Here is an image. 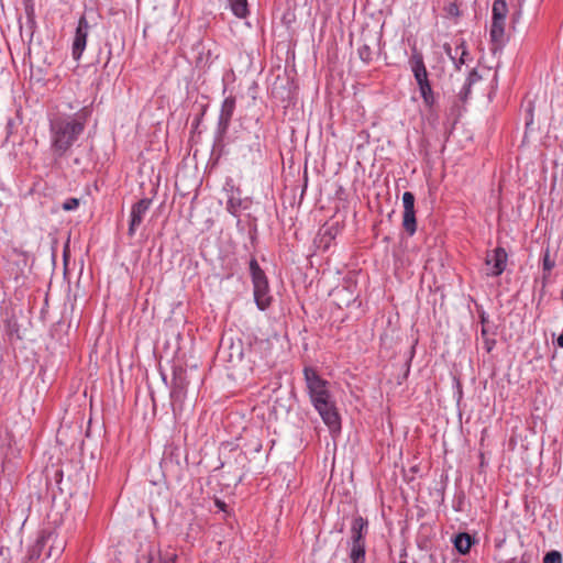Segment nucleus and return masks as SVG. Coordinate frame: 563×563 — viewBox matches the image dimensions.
I'll return each instance as SVG.
<instances>
[{
  "label": "nucleus",
  "instance_id": "393cba45",
  "mask_svg": "<svg viewBox=\"0 0 563 563\" xmlns=\"http://www.w3.org/2000/svg\"><path fill=\"white\" fill-rule=\"evenodd\" d=\"M366 551H350L349 558L351 563H365Z\"/></svg>",
  "mask_w": 563,
  "mask_h": 563
},
{
  "label": "nucleus",
  "instance_id": "7ed1b4c3",
  "mask_svg": "<svg viewBox=\"0 0 563 563\" xmlns=\"http://www.w3.org/2000/svg\"><path fill=\"white\" fill-rule=\"evenodd\" d=\"M66 541L59 538L55 530L44 529L40 532L35 543L27 549L23 563H34L43 553L45 559H58L64 552Z\"/></svg>",
  "mask_w": 563,
  "mask_h": 563
},
{
  "label": "nucleus",
  "instance_id": "b1692460",
  "mask_svg": "<svg viewBox=\"0 0 563 563\" xmlns=\"http://www.w3.org/2000/svg\"><path fill=\"white\" fill-rule=\"evenodd\" d=\"M543 563H562V554L556 550H551L544 554Z\"/></svg>",
  "mask_w": 563,
  "mask_h": 563
},
{
  "label": "nucleus",
  "instance_id": "4c0bfd02",
  "mask_svg": "<svg viewBox=\"0 0 563 563\" xmlns=\"http://www.w3.org/2000/svg\"><path fill=\"white\" fill-rule=\"evenodd\" d=\"M239 459L244 462L246 460V455L244 453L239 454Z\"/></svg>",
  "mask_w": 563,
  "mask_h": 563
},
{
  "label": "nucleus",
  "instance_id": "5701e85b",
  "mask_svg": "<svg viewBox=\"0 0 563 563\" xmlns=\"http://www.w3.org/2000/svg\"><path fill=\"white\" fill-rule=\"evenodd\" d=\"M554 266H555V262L553 260H551L550 250L547 249L543 253V258H542L543 272H547L548 274H550V272L553 269Z\"/></svg>",
  "mask_w": 563,
  "mask_h": 563
},
{
  "label": "nucleus",
  "instance_id": "f3484780",
  "mask_svg": "<svg viewBox=\"0 0 563 563\" xmlns=\"http://www.w3.org/2000/svg\"><path fill=\"white\" fill-rule=\"evenodd\" d=\"M505 36V20L492 19L490 25V41L495 46L504 43Z\"/></svg>",
  "mask_w": 563,
  "mask_h": 563
},
{
  "label": "nucleus",
  "instance_id": "6ab92c4d",
  "mask_svg": "<svg viewBox=\"0 0 563 563\" xmlns=\"http://www.w3.org/2000/svg\"><path fill=\"white\" fill-rule=\"evenodd\" d=\"M454 52L455 54H459L460 52V56L456 57L454 66L457 70H461L462 65L466 64L470 59V52L464 40H461L460 43L456 44Z\"/></svg>",
  "mask_w": 563,
  "mask_h": 563
},
{
  "label": "nucleus",
  "instance_id": "423d86ee",
  "mask_svg": "<svg viewBox=\"0 0 563 563\" xmlns=\"http://www.w3.org/2000/svg\"><path fill=\"white\" fill-rule=\"evenodd\" d=\"M410 66L413 73V77L418 84L423 103L429 109V111H432L435 104V97L428 78V71L421 53L416 51L412 53L410 57Z\"/></svg>",
  "mask_w": 563,
  "mask_h": 563
},
{
  "label": "nucleus",
  "instance_id": "a211bd4d",
  "mask_svg": "<svg viewBox=\"0 0 563 563\" xmlns=\"http://www.w3.org/2000/svg\"><path fill=\"white\" fill-rule=\"evenodd\" d=\"M481 75L477 73L476 69H472L466 78V81L463 86V88L461 89V91L459 92V98L462 102H466L470 93H471V88L472 86L479 81L481 80Z\"/></svg>",
  "mask_w": 563,
  "mask_h": 563
},
{
  "label": "nucleus",
  "instance_id": "f257e3e1",
  "mask_svg": "<svg viewBox=\"0 0 563 563\" xmlns=\"http://www.w3.org/2000/svg\"><path fill=\"white\" fill-rule=\"evenodd\" d=\"M303 377L311 404L323 422L331 431H340L341 419L329 390V382L322 378L317 369L311 366L303 367Z\"/></svg>",
  "mask_w": 563,
  "mask_h": 563
},
{
  "label": "nucleus",
  "instance_id": "a878e982",
  "mask_svg": "<svg viewBox=\"0 0 563 563\" xmlns=\"http://www.w3.org/2000/svg\"><path fill=\"white\" fill-rule=\"evenodd\" d=\"M78 207H79L78 198H68L62 205V208L65 211H73V210H76Z\"/></svg>",
  "mask_w": 563,
  "mask_h": 563
},
{
  "label": "nucleus",
  "instance_id": "9d476101",
  "mask_svg": "<svg viewBox=\"0 0 563 563\" xmlns=\"http://www.w3.org/2000/svg\"><path fill=\"white\" fill-rule=\"evenodd\" d=\"M235 106H236V99L233 96L227 97L221 104V110H220L218 124H217V132H216L217 137L220 141L223 140V137L228 133V130H229V126H230V123H231V120H232V117H233V113L235 110Z\"/></svg>",
  "mask_w": 563,
  "mask_h": 563
},
{
  "label": "nucleus",
  "instance_id": "f704fd0d",
  "mask_svg": "<svg viewBox=\"0 0 563 563\" xmlns=\"http://www.w3.org/2000/svg\"><path fill=\"white\" fill-rule=\"evenodd\" d=\"M228 210H229V212H231L232 214H235V213H236V207H235V205H234L233 199H230V200L228 201Z\"/></svg>",
  "mask_w": 563,
  "mask_h": 563
},
{
  "label": "nucleus",
  "instance_id": "412c9836",
  "mask_svg": "<svg viewBox=\"0 0 563 563\" xmlns=\"http://www.w3.org/2000/svg\"><path fill=\"white\" fill-rule=\"evenodd\" d=\"M508 5L506 0H495L492 8V19L506 20Z\"/></svg>",
  "mask_w": 563,
  "mask_h": 563
},
{
  "label": "nucleus",
  "instance_id": "c9c22d12",
  "mask_svg": "<svg viewBox=\"0 0 563 563\" xmlns=\"http://www.w3.org/2000/svg\"><path fill=\"white\" fill-rule=\"evenodd\" d=\"M529 114H530V119L527 120V122H526L527 129L532 124V107L531 106L529 108Z\"/></svg>",
  "mask_w": 563,
  "mask_h": 563
},
{
  "label": "nucleus",
  "instance_id": "cd10ccee",
  "mask_svg": "<svg viewBox=\"0 0 563 563\" xmlns=\"http://www.w3.org/2000/svg\"><path fill=\"white\" fill-rule=\"evenodd\" d=\"M445 11L448 12L449 15L452 16H460L461 14L459 5L455 2L449 3V5L445 8Z\"/></svg>",
  "mask_w": 563,
  "mask_h": 563
},
{
  "label": "nucleus",
  "instance_id": "72a5a7b5",
  "mask_svg": "<svg viewBox=\"0 0 563 563\" xmlns=\"http://www.w3.org/2000/svg\"><path fill=\"white\" fill-rule=\"evenodd\" d=\"M479 321L482 323V327L490 325L488 316L484 311L479 313Z\"/></svg>",
  "mask_w": 563,
  "mask_h": 563
},
{
  "label": "nucleus",
  "instance_id": "37998d69",
  "mask_svg": "<svg viewBox=\"0 0 563 563\" xmlns=\"http://www.w3.org/2000/svg\"><path fill=\"white\" fill-rule=\"evenodd\" d=\"M399 563H407L406 561H400Z\"/></svg>",
  "mask_w": 563,
  "mask_h": 563
},
{
  "label": "nucleus",
  "instance_id": "20e7f679",
  "mask_svg": "<svg viewBox=\"0 0 563 563\" xmlns=\"http://www.w3.org/2000/svg\"><path fill=\"white\" fill-rule=\"evenodd\" d=\"M262 345L263 343H255L249 344L247 347H245L241 339H238L236 341H233L232 339H222L219 345L218 356L233 366L241 363L246 356L249 363L255 365V355Z\"/></svg>",
  "mask_w": 563,
  "mask_h": 563
},
{
  "label": "nucleus",
  "instance_id": "9b49d317",
  "mask_svg": "<svg viewBox=\"0 0 563 563\" xmlns=\"http://www.w3.org/2000/svg\"><path fill=\"white\" fill-rule=\"evenodd\" d=\"M404 214L402 227L404 230L411 236L417 231V220L415 211V195L410 191H405L402 195Z\"/></svg>",
  "mask_w": 563,
  "mask_h": 563
},
{
  "label": "nucleus",
  "instance_id": "473e14b6",
  "mask_svg": "<svg viewBox=\"0 0 563 563\" xmlns=\"http://www.w3.org/2000/svg\"><path fill=\"white\" fill-rule=\"evenodd\" d=\"M214 505H216V507H217L219 510H221V511H223V512H228V505H227L223 500H221V499L217 498V499L214 500Z\"/></svg>",
  "mask_w": 563,
  "mask_h": 563
},
{
  "label": "nucleus",
  "instance_id": "79ce46f5",
  "mask_svg": "<svg viewBox=\"0 0 563 563\" xmlns=\"http://www.w3.org/2000/svg\"><path fill=\"white\" fill-rule=\"evenodd\" d=\"M74 162H75L76 164H78L80 161H79V158H75V161H74Z\"/></svg>",
  "mask_w": 563,
  "mask_h": 563
},
{
  "label": "nucleus",
  "instance_id": "dca6fc26",
  "mask_svg": "<svg viewBox=\"0 0 563 563\" xmlns=\"http://www.w3.org/2000/svg\"><path fill=\"white\" fill-rule=\"evenodd\" d=\"M452 541L455 550L460 554L466 555L470 553L471 548L476 543V538L467 532H459L454 536Z\"/></svg>",
  "mask_w": 563,
  "mask_h": 563
},
{
  "label": "nucleus",
  "instance_id": "6e6552de",
  "mask_svg": "<svg viewBox=\"0 0 563 563\" xmlns=\"http://www.w3.org/2000/svg\"><path fill=\"white\" fill-rule=\"evenodd\" d=\"M368 532V521L362 516L357 515L353 518L351 523V537L347 542L350 551H366L365 537Z\"/></svg>",
  "mask_w": 563,
  "mask_h": 563
},
{
  "label": "nucleus",
  "instance_id": "4468645a",
  "mask_svg": "<svg viewBox=\"0 0 563 563\" xmlns=\"http://www.w3.org/2000/svg\"><path fill=\"white\" fill-rule=\"evenodd\" d=\"M181 455V451L178 448H172L165 452L161 463L164 472L178 475L183 468Z\"/></svg>",
  "mask_w": 563,
  "mask_h": 563
},
{
  "label": "nucleus",
  "instance_id": "2eb2a0df",
  "mask_svg": "<svg viewBox=\"0 0 563 563\" xmlns=\"http://www.w3.org/2000/svg\"><path fill=\"white\" fill-rule=\"evenodd\" d=\"M144 559L145 563H176L177 555L168 551L162 553L158 548L151 547Z\"/></svg>",
  "mask_w": 563,
  "mask_h": 563
},
{
  "label": "nucleus",
  "instance_id": "39448f33",
  "mask_svg": "<svg viewBox=\"0 0 563 563\" xmlns=\"http://www.w3.org/2000/svg\"><path fill=\"white\" fill-rule=\"evenodd\" d=\"M249 267L253 284L255 303L260 310H265L271 306L273 300L267 276L258 265L255 257L250 260Z\"/></svg>",
  "mask_w": 563,
  "mask_h": 563
},
{
  "label": "nucleus",
  "instance_id": "0eeeda50",
  "mask_svg": "<svg viewBox=\"0 0 563 563\" xmlns=\"http://www.w3.org/2000/svg\"><path fill=\"white\" fill-rule=\"evenodd\" d=\"M188 385L187 369L183 366H174L170 388V401L174 415L180 413L184 409Z\"/></svg>",
  "mask_w": 563,
  "mask_h": 563
},
{
  "label": "nucleus",
  "instance_id": "ddd939ff",
  "mask_svg": "<svg viewBox=\"0 0 563 563\" xmlns=\"http://www.w3.org/2000/svg\"><path fill=\"white\" fill-rule=\"evenodd\" d=\"M152 205V199L150 198H143L135 202L131 208V214H130V223L128 229V235L130 238L134 236L137 228L143 221V218L147 210L150 209Z\"/></svg>",
  "mask_w": 563,
  "mask_h": 563
},
{
  "label": "nucleus",
  "instance_id": "f03ea898",
  "mask_svg": "<svg viewBox=\"0 0 563 563\" xmlns=\"http://www.w3.org/2000/svg\"><path fill=\"white\" fill-rule=\"evenodd\" d=\"M86 113L56 114L49 119L51 151L55 159L64 157L85 130Z\"/></svg>",
  "mask_w": 563,
  "mask_h": 563
},
{
  "label": "nucleus",
  "instance_id": "2f4dec72",
  "mask_svg": "<svg viewBox=\"0 0 563 563\" xmlns=\"http://www.w3.org/2000/svg\"><path fill=\"white\" fill-rule=\"evenodd\" d=\"M444 52L452 59V62L455 63L457 54H455V52L453 53V49L449 44L444 45Z\"/></svg>",
  "mask_w": 563,
  "mask_h": 563
},
{
  "label": "nucleus",
  "instance_id": "c85d7f7f",
  "mask_svg": "<svg viewBox=\"0 0 563 563\" xmlns=\"http://www.w3.org/2000/svg\"><path fill=\"white\" fill-rule=\"evenodd\" d=\"M484 340V346H485V350L489 353L493 351V349L495 347L496 345V340L494 338H490V336H485L483 338Z\"/></svg>",
  "mask_w": 563,
  "mask_h": 563
},
{
  "label": "nucleus",
  "instance_id": "c756f323",
  "mask_svg": "<svg viewBox=\"0 0 563 563\" xmlns=\"http://www.w3.org/2000/svg\"><path fill=\"white\" fill-rule=\"evenodd\" d=\"M25 12H26L29 21L31 23H35V21H34V9H33L32 4H26L25 5Z\"/></svg>",
  "mask_w": 563,
  "mask_h": 563
},
{
  "label": "nucleus",
  "instance_id": "e433bc0d",
  "mask_svg": "<svg viewBox=\"0 0 563 563\" xmlns=\"http://www.w3.org/2000/svg\"><path fill=\"white\" fill-rule=\"evenodd\" d=\"M479 459H481V467H484V465H485V456H484V453H479Z\"/></svg>",
  "mask_w": 563,
  "mask_h": 563
},
{
  "label": "nucleus",
  "instance_id": "ea45409f",
  "mask_svg": "<svg viewBox=\"0 0 563 563\" xmlns=\"http://www.w3.org/2000/svg\"><path fill=\"white\" fill-rule=\"evenodd\" d=\"M243 477H244V472H242V473L238 476V482H239V483H240V482H242Z\"/></svg>",
  "mask_w": 563,
  "mask_h": 563
},
{
  "label": "nucleus",
  "instance_id": "7c9ffc66",
  "mask_svg": "<svg viewBox=\"0 0 563 563\" xmlns=\"http://www.w3.org/2000/svg\"><path fill=\"white\" fill-rule=\"evenodd\" d=\"M489 334L495 335V331L492 325L482 327L481 335L482 338L489 336Z\"/></svg>",
  "mask_w": 563,
  "mask_h": 563
},
{
  "label": "nucleus",
  "instance_id": "1a4fd4ad",
  "mask_svg": "<svg viewBox=\"0 0 563 563\" xmlns=\"http://www.w3.org/2000/svg\"><path fill=\"white\" fill-rule=\"evenodd\" d=\"M508 254L501 246L487 252L485 264L488 267L486 275L490 277L500 276L507 266Z\"/></svg>",
  "mask_w": 563,
  "mask_h": 563
},
{
  "label": "nucleus",
  "instance_id": "58836bf2",
  "mask_svg": "<svg viewBox=\"0 0 563 563\" xmlns=\"http://www.w3.org/2000/svg\"><path fill=\"white\" fill-rule=\"evenodd\" d=\"M520 563H530V561L523 555L520 560Z\"/></svg>",
  "mask_w": 563,
  "mask_h": 563
},
{
  "label": "nucleus",
  "instance_id": "4be33fe9",
  "mask_svg": "<svg viewBox=\"0 0 563 563\" xmlns=\"http://www.w3.org/2000/svg\"><path fill=\"white\" fill-rule=\"evenodd\" d=\"M357 53L362 62L369 64L373 60L374 53L369 44L364 43L358 47Z\"/></svg>",
  "mask_w": 563,
  "mask_h": 563
},
{
  "label": "nucleus",
  "instance_id": "aec40b11",
  "mask_svg": "<svg viewBox=\"0 0 563 563\" xmlns=\"http://www.w3.org/2000/svg\"><path fill=\"white\" fill-rule=\"evenodd\" d=\"M233 14L239 19H244L249 15L247 0H228Z\"/></svg>",
  "mask_w": 563,
  "mask_h": 563
},
{
  "label": "nucleus",
  "instance_id": "a19ab883",
  "mask_svg": "<svg viewBox=\"0 0 563 563\" xmlns=\"http://www.w3.org/2000/svg\"><path fill=\"white\" fill-rule=\"evenodd\" d=\"M507 563H518V562H517V559L514 558V559H510Z\"/></svg>",
  "mask_w": 563,
  "mask_h": 563
},
{
  "label": "nucleus",
  "instance_id": "f8f14e48",
  "mask_svg": "<svg viewBox=\"0 0 563 563\" xmlns=\"http://www.w3.org/2000/svg\"><path fill=\"white\" fill-rule=\"evenodd\" d=\"M89 30H90V25H89L86 16L81 15L78 21L76 32H75L74 42H73V57L76 60H78L81 57L82 52L86 48Z\"/></svg>",
  "mask_w": 563,
  "mask_h": 563
},
{
  "label": "nucleus",
  "instance_id": "bb28decb",
  "mask_svg": "<svg viewBox=\"0 0 563 563\" xmlns=\"http://www.w3.org/2000/svg\"><path fill=\"white\" fill-rule=\"evenodd\" d=\"M249 152L253 154H261L262 151V144L260 142L258 135L254 136V140L247 145Z\"/></svg>",
  "mask_w": 563,
  "mask_h": 563
}]
</instances>
